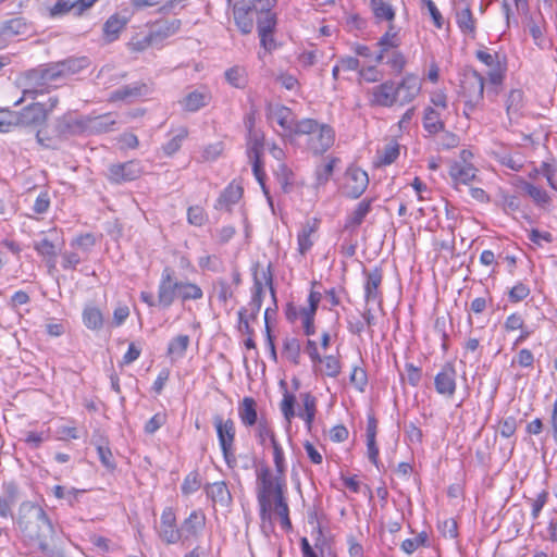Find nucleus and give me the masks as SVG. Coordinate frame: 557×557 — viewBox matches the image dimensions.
Here are the masks:
<instances>
[{
	"label": "nucleus",
	"mask_w": 557,
	"mask_h": 557,
	"mask_svg": "<svg viewBox=\"0 0 557 557\" xmlns=\"http://www.w3.org/2000/svg\"><path fill=\"white\" fill-rule=\"evenodd\" d=\"M322 124L313 119H302L300 121H295V124L292 129V134L294 135H305L309 137L315 129H318Z\"/></svg>",
	"instance_id": "3c124183"
},
{
	"label": "nucleus",
	"mask_w": 557,
	"mask_h": 557,
	"mask_svg": "<svg viewBox=\"0 0 557 557\" xmlns=\"http://www.w3.org/2000/svg\"><path fill=\"white\" fill-rule=\"evenodd\" d=\"M54 497L58 499H64L69 503V505L73 506L78 498V495L82 494L83 490H76V488H65L61 485H55L52 488Z\"/></svg>",
	"instance_id": "603ef678"
},
{
	"label": "nucleus",
	"mask_w": 557,
	"mask_h": 557,
	"mask_svg": "<svg viewBox=\"0 0 557 557\" xmlns=\"http://www.w3.org/2000/svg\"><path fill=\"white\" fill-rule=\"evenodd\" d=\"M205 492L214 505H219L222 508H228L232 505V494L224 481L207 484Z\"/></svg>",
	"instance_id": "aec40b11"
},
{
	"label": "nucleus",
	"mask_w": 557,
	"mask_h": 557,
	"mask_svg": "<svg viewBox=\"0 0 557 557\" xmlns=\"http://www.w3.org/2000/svg\"><path fill=\"white\" fill-rule=\"evenodd\" d=\"M187 219L191 225L201 226L207 220L205 210L199 206H193L188 208Z\"/></svg>",
	"instance_id": "774afa93"
},
{
	"label": "nucleus",
	"mask_w": 557,
	"mask_h": 557,
	"mask_svg": "<svg viewBox=\"0 0 557 557\" xmlns=\"http://www.w3.org/2000/svg\"><path fill=\"white\" fill-rule=\"evenodd\" d=\"M449 174L456 184H469L475 178L476 169L466 162H456L450 166Z\"/></svg>",
	"instance_id": "bb28decb"
},
{
	"label": "nucleus",
	"mask_w": 557,
	"mask_h": 557,
	"mask_svg": "<svg viewBox=\"0 0 557 557\" xmlns=\"http://www.w3.org/2000/svg\"><path fill=\"white\" fill-rule=\"evenodd\" d=\"M127 20L117 14L111 15L103 25V35L107 41L112 42L119 38L120 33L126 26Z\"/></svg>",
	"instance_id": "2f4dec72"
},
{
	"label": "nucleus",
	"mask_w": 557,
	"mask_h": 557,
	"mask_svg": "<svg viewBox=\"0 0 557 557\" xmlns=\"http://www.w3.org/2000/svg\"><path fill=\"white\" fill-rule=\"evenodd\" d=\"M62 65L59 62L41 65L47 88L52 84L63 78Z\"/></svg>",
	"instance_id": "bf43d9fd"
},
{
	"label": "nucleus",
	"mask_w": 557,
	"mask_h": 557,
	"mask_svg": "<svg viewBox=\"0 0 557 557\" xmlns=\"http://www.w3.org/2000/svg\"><path fill=\"white\" fill-rule=\"evenodd\" d=\"M256 18L258 35L274 33L276 27V15L272 12V10L257 12Z\"/></svg>",
	"instance_id": "ea45409f"
},
{
	"label": "nucleus",
	"mask_w": 557,
	"mask_h": 557,
	"mask_svg": "<svg viewBox=\"0 0 557 557\" xmlns=\"http://www.w3.org/2000/svg\"><path fill=\"white\" fill-rule=\"evenodd\" d=\"M318 230V221H307L297 235L298 251L306 255L313 246L314 235Z\"/></svg>",
	"instance_id": "393cba45"
},
{
	"label": "nucleus",
	"mask_w": 557,
	"mask_h": 557,
	"mask_svg": "<svg viewBox=\"0 0 557 557\" xmlns=\"http://www.w3.org/2000/svg\"><path fill=\"white\" fill-rule=\"evenodd\" d=\"M257 436L262 446H265L267 441H269L271 445L277 442L272 429L263 421L258 423Z\"/></svg>",
	"instance_id": "69168bd1"
},
{
	"label": "nucleus",
	"mask_w": 557,
	"mask_h": 557,
	"mask_svg": "<svg viewBox=\"0 0 557 557\" xmlns=\"http://www.w3.org/2000/svg\"><path fill=\"white\" fill-rule=\"evenodd\" d=\"M62 65L63 77L79 73L82 70L89 65V60L85 57L82 58H70L59 62Z\"/></svg>",
	"instance_id": "a19ab883"
},
{
	"label": "nucleus",
	"mask_w": 557,
	"mask_h": 557,
	"mask_svg": "<svg viewBox=\"0 0 557 557\" xmlns=\"http://www.w3.org/2000/svg\"><path fill=\"white\" fill-rule=\"evenodd\" d=\"M83 322L89 330H100L103 325V315L96 307H86L83 311Z\"/></svg>",
	"instance_id": "79ce46f5"
},
{
	"label": "nucleus",
	"mask_w": 557,
	"mask_h": 557,
	"mask_svg": "<svg viewBox=\"0 0 557 557\" xmlns=\"http://www.w3.org/2000/svg\"><path fill=\"white\" fill-rule=\"evenodd\" d=\"M369 185L368 173L359 168H350L346 172L344 193L351 199L359 198Z\"/></svg>",
	"instance_id": "f8f14e48"
},
{
	"label": "nucleus",
	"mask_w": 557,
	"mask_h": 557,
	"mask_svg": "<svg viewBox=\"0 0 557 557\" xmlns=\"http://www.w3.org/2000/svg\"><path fill=\"white\" fill-rule=\"evenodd\" d=\"M273 504L274 510L281 519L282 528L289 531L292 529V521L289 519V508L285 496H280Z\"/></svg>",
	"instance_id": "09e8293b"
},
{
	"label": "nucleus",
	"mask_w": 557,
	"mask_h": 557,
	"mask_svg": "<svg viewBox=\"0 0 557 557\" xmlns=\"http://www.w3.org/2000/svg\"><path fill=\"white\" fill-rule=\"evenodd\" d=\"M17 525L23 536L41 552L49 547L54 528L44 508L33 502H23L18 507Z\"/></svg>",
	"instance_id": "f257e3e1"
},
{
	"label": "nucleus",
	"mask_w": 557,
	"mask_h": 557,
	"mask_svg": "<svg viewBox=\"0 0 557 557\" xmlns=\"http://www.w3.org/2000/svg\"><path fill=\"white\" fill-rule=\"evenodd\" d=\"M275 177L284 191H288V187L293 184L294 174L284 163H278L274 171Z\"/></svg>",
	"instance_id": "6e6d98bb"
},
{
	"label": "nucleus",
	"mask_w": 557,
	"mask_h": 557,
	"mask_svg": "<svg viewBox=\"0 0 557 557\" xmlns=\"http://www.w3.org/2000/svg\"><path fill=\"white\" fill-rule=\"evenodd\" d=\"M143 173L138 161L132 160L124 163L111 164L108 177L112 183L122 184L138 178Z\"/></svg>",
	"instance_id": "9b49d317"
},
{
	"label": "nucleus",
	"mask_w": 557,
	"mask_h": 557,
	"mask_svg": "<svg viewBox=\"0 0 557 557\" xmlns=\"http://www.w3.org/2000/svg\"><path fill=\"white\" fill-rule=\"evenodd\" d=\"M203 297L201 287L189 281H181L180 300L182 302L188 300H199Z\"/></svg>",
	"instance_id": "37998d69"
},
{
	"label": "nucleus",
	"mask_w": 557,
	"mask_h": 557,
	"mask_svg": "<svg viewBox=\"0 0 557 557\" xmlns=\"http://www.w3.org/2000/svg\"><path fill=\"white\" fill-rule=\"evenodd\" d=\"M157 532L160 540L166 545L180 543V527H177L176 515L172 507H165L163 509Z\"/></svg>",
	"instance_id": "6e6552de"
},
{
	"label": "nucleus",
	"mask_w": 557,
	"mask_h": 557,
	"mask_svg": "<svg viewBox=\"0 0 557 557\" xmlns=\"http://www.w3.org/2000/svg\"><path fill=\"white\" fill-rule=\"evenodd\" d=\"M461 88L466 98V109L469 111L474 110L483 100L484 77L476 71H472L465 75Z\"/></svg>",
	"instance_id": "423d86ee"
},
{
	"label": "nucleus",
	"mask_w": 557,
	"mask_h": 557,
	"mask_svg": "<svg viewBox=\"0 0 557 557\" xmlns=\"http://www.w3.org/2000/svg\"><path fill=\"white\" fill-rule=\"evenodd\" d=\"M334 131L327 124H322L306 139V146L313 154L324 153L334 143Z\"/></svg>",
	"instance_id": "9d476101"
},
{
	"label": "nucleus",
	"mask_w": 557,
	"mask_h": 557,
	"mask_svg": "<svg viewBox=\"0 0 557 557\" xmlns=\"http://www.w3.org/2000/svg\"><path fill=\"white\" fill-rule=\"evenodd\" d=\"M29 28L26 20L20 16L5 21L0 25V32H2L8 40L15 36L26 35Z\"/></svg>",
	"instance_id": "cd10ccee"
},
{
	"label": "nucleus",
	"mask_w": 557,
	"mask_h": 557,
	"mask_svg": "<svg viewBox=\"0 0 557 557\" xmlns=\"http://www.w3.org/2000/svg\"><path fill=\"white\" fill-rule=\"evenodd\" d=\"M212 99L208 88L201 87L189 91L181 101V106L185 111L196 112L207 107Z\"/></svg>",
	"instance_id": "6ab92c4d"
},
{
	"label": "nucleus",
	"mask_w": 557,
	"mask_h": 557,
	"mask_svg": "<svg viewBox=\"0 0 557 557\" xmlns=\"http://www.w3.org/2000/svg\"><path fill=\"white\" fill-rule=\"evenodd\" d=\"M521 188L537 205L543 206L548 203L550 200L545 189L537 187L529 182H522Z\"/></svg>",
	"instance_id": "a18cd8bd"
},
{
	"label": "nucleus",
	"mask_w": 557,
	"mask_h": 557,
	"mask_svg": "<svg viewBox=\"0 0 557 557\" xmlns=\"http://www.w3.org/2000/svg\"><path fill=\"white\" fill-rule=\"evenodd\" d=\"M200 487L199 474L197 472L188 473L182 484V493L185 495L193 494Z\"/></svg>",
	"instance_id": "338daca9"
},
{
	"label": "nucleus",
	"mask_w": 557,
	"mask_h": 557,
	"mask_svg": "<svg viewBox=\"0 0 557 557\" xmlns=\"http://www.w3.org/2000/svg\"><path fill=\"white\" fill-rule=\"evenodd\" d=\"M456 370L453 363L447 362L435 375L434 385L440 395L453 397L456 392Z\"/></svg>",
	"instance_id": "dca6fc26"
},
{
	"label": "nucleus",
	"mask_w": 557,
	"mask_h": 557,
	"mask_svg": "<svg viewBox=\"0 0 557 557\" xmlns=\"http://www.w3.org/2000/svg\"><path fill=\"white\" fill-rule=\"evenodd\" d=\"M337 159L333 158L330 159L324 165L317 169L315 176H317V185H324L329 182L330 177L333 174L334 165L336 163Z\"/></svg>",
	"instance_id": "680f3d73"
},
{
	"label": "nucleus",
	"mask_w": 557,
	"mask_h": 557,
	"mask_svg": "<svg viewBox=\"0 0 557 557\" xmlns=\"http://www.w3.org/2000/svg\"><path fill=\"white\" fill-rule=\"evenodd\" d=\"M371 203H372L371 199H363L362 201H360L357 205L356 209L349 215L348 224L352 225V226L360 225L363 222L367 214L370 212Z\"/></svg>",
	"instance_id": "de8ad7c7"
},
{
	"label": "nucleus",
	"mask_w": 557,
	"mask_h": 557,
	"mask_svg": "<svg viewBox=\"0 0 557 557\" xmlns=\"http://www.w3.org/2000/svg\"><path fill=\"white\" fill-rule=\"evenodd\" d=\"M366 276L364 282V300L366 305L370 302H376L379 306L382 305V292L380 290V286L382 284L383 274L382 270L379 268H374L371 271L363 272Z\"/></svg>",
	"instance_id": "f3484780"
},
{
	"label": "nucleus",
	"mask_w": 557,
	"mask_h": 557,
	"mask_svg": "<svg viewBox=\"0 0 557 557\" xmlns=\"http://www.w3.org/2000/svg\"><path fill=\"white\" fill-rule=\"evenodd\" d=\"M257 12L258 11H255V8L250 3L234 4V21L243 35H248L252 32Z\"/></svg>",
	"instance_id": "a211bd4d"
},
{
	"label": "nucleus",
	"mask_w": 557,
	"mask_h": 557,
	"mask_svg": "<svg viewBox=\"0 0 557 557\" xmlns=\"http://www.w3.org/2000/svg\"><path fill=\"white\" fill-rule=\"evenodd\" d=\"M213 425L216 431L219 444L226 465L233 468L236 465V457L234 450L236 428L232 419H223L222 416L215 414L213 417Z\"/></svg>",
	"instance_id": "20e7f679"
},
{
	"label": "nucleus",
	"mask_w": 557,
	"mask_h": 557,
	"mask_svg": "<svg viewBox=\"0 0 557 557\" xmlns=\"http://www.w3.org/2000/svg\"><path fill=\"white\" fill-rule=\"evenodd\" d=\"M225 78L235 88H244L247 84V74L244 67L233 66L225 72Z\"/></svg>",
	"instance_id": "8fccbe9b"
},
{
	"label": "nucleus",
	"mask_w": 557,
	"mask_h": 557,
	"mask_svg": "<svg viewBox=\"0 0 557 557\" xmlns=\"http://www.w3.org/2000/svg\"><path fill=\"white\" fill-rule=\"evenodd\" d=\"M549 497V493L547 490H543L540 492L534 499H530L531 503V516L535 520L540 517V513L543 509V507L546 505Z\"/></svg>",
	"instance_id": "0e129e2a"
},
{
	"label": "nucleus",
	"mask_w": 557,
	"mask_h": 557,
	"mask_svg": "<svg viewBox=\"0 0 557 557\" xmlns=\"http://www.w3.org/2000/svg\"><path fill=\"white\" fill-rule=\"evenodd\" d=\"M23 97L15 101L14 106H20L25 97H32L41 94L47 89L45 76L41 66L32 69L24 73L22 77Z\"/></svg>",
	"instance_id": "1a4fd4ad"
},
{
	"label": "nucleus",
	"mask_w": 557,
	"mask_h": 557,
	"mask_svg": "<svg viewBox=\"0 0 557 557\" xmlns=\"http://www.w3.org/2000/svg\"><path fill=\"white\" fill-rule=\"evenodd\" d=\"M285 482L280 476H274L267 467L257 471L256 491L259 505V515L262 521L271 518L273 502L284 495Z\"/></svg>",
	"instance_id": "f03ea898"
},
{
	"label": "nucleus",
	"mask_w": 557,
	"mask_h": 557,
	"mask_svg": "<svg viewBox=\"0 0 557 557\" xmlns=\"http://www.w3.org/2000/svg\"><path fill=\"white\" fill-rule=\"evenodd\" d=\"M281 386L284 388V393H283V399L280 404V409L282 411L284 419L287 421V423H290L292 420L296 416L295 408H294L296 397L287 391L286 383L284 381H281Z\"/></svg>",
	"instance_id": "4c0bfd02"
},
{
	"label": "nucleus",
	"mask_w": 557,
	"mask_h": 557,
	"mask_svg": "<svg viewBox=\"0 0 557 557\" xmlns=\"http://www.w3.org/2000/svg\"><path fill=\"white\" fill-rule=\"evenodd\" d=\"M96 245V237L91 233L82 234L71 242V247L88 253Z\"/></svg>",
	"instance_id": "4d7b16f0"
},
{
	"label": "nucleus",
	"mask_w": 557,
	"mask_h": 557,
	"mask_svg": "<svg viewBox=\"0 0 557 557\" xmlns=\"http://www.w3.org/2000/svg\"><path fill=\"white\" fill-rule=\"evenodd\" d=\"M243 187L239 184H235L232 182L227 185V187L222 191L220 197L218 198L214 208L218 210H230V208L237 203L243 196Z\"/></svg>",
	"instance_id": "a878e982"
},
{
	"label": "nucleus",
	"mask_w": 557,
	"mask_h": 557,
	"mask_svg": "<svg viewBox=\"0 0 557 557\" xmlns=\"http://www.w3.org/2000/svg\"><path fill=\"white\" fill-rule=\"evenodd\" d=\"M188 131L186 127H180L172 138L165 143L162 147L164 153L166 156H173L175 152L180 150L183 141L187 138Z\"/></svg>",
	"instance_id": "c03bdc74"
},
{
	"label": "nucleus",
	"mask_w": 557,
	"mask_h": 557,
	"mask_svg": "<svg viewBox=\"0 0 557 557\" xmlns=\"http://www.w3.org/2000/svg\"><path fill=\"white\" fill-rule=\"evenodd\" d=\"M14 126L38 127L42 125L48 116L47 106L40 102H34L20 112L13 111Z\"/></svg>",
	"instance_id": "0eeeda50"
},
{
	"label": "nucleus",
	"mask_w": 557,
	"mask_h": 557,
	"mask_svg": "<svg viewBox=\"0 0 557 557\" xmlns=\"http://www.w3.org/2000/svg\"><path fill=\"white\" fill-rule=\"evenodd\" d=\"M252 164V172H253V175L256 177V180L258 181V183L260 184L261 188H262V191L263 194L265 195L267 199H268V202L271 207H273V202H272V197L270 196V193L265 186V183H264V178H265V172L263 170V164L261 162V159H257V160H249Z\"/></svg>",
	"instance_id": "864d4df0"
},
{
	"label": "nucleus",
	"mask_w": 557,
	"mask_h": 557,
	"mask_svg": "<svg viewBox=\"0 0 557 557\" xmlns=\"http://www.w3.org/2000/svg\"><path fill=\"white\" fill-rule=\"evenodd\" d=\"M380 51L375 57L376 63H382L389 50H395L400 46V38L398 32L393 24H389L388 29L377 41Z\"/></svg>",
	"instance_id": "412c9836"
},
{
	"label": "nucleus",
	"mask_w": 557,
	"mask_h": 557,
	"mask_svg": "<svg viewBox=\"0 0 557 557\" xmlns=\"http://www.w3.org/2000/svg\"><path fill=\"white\" fill-rule=\"evenodd\" d=\"M116 120L112 113H106L102 115L88 117L86 120V128L96 133H107L112 131Z\"/></svg>",
	"instance_id": "7c9ffc66"
},
{
	"label": "nucleus",
	"mask_w": 557,
	"mask_h": 557,
	"mask_svg": "<svg viewBox=\"0 0 557 557\" xmlns=\"http://www.w3.org/2000/svg\"><path fill=\"white\" fill-rule=\"evenodd\" d=\"M523 108V92L520 89H512L506 99V112L510 121L518 117Z\"/></svg>",
	"instance_id": "f704fd0d"
},
{
	"label": "nucleus",
	"mask_w": 557,
	"mask_h": 557,
	"mask_svg": "<svg viewBox=\"0 0 557 557\" xmlns=\"http://www.w3.org/2000/svg\"><path fill=\"white\" fill-rule=\"evenodd\" d=\"M396 83L393 81H386L380 85L371 88L370 103L380 107H392L397 104L396 99Z\"/></svg>",
	"instance_id": "2eb2a0df"
},
{
	"label": "nucleus",
	"mask_w": 557,
	"mask_h": 557,
	"mask_svg": "<svg viewBox=\"0 0 557 557\" xmlns=\"http://www.w3.org/2000/svg\"><path fill=\"white\" fill-rule=\"evenodd\" d=\"M301 346L300 342L295 337H287L283 343L282 355L293 364L300 362Z\"/></svg>",
	"instance_id": "e433bc0d"
},
{
	"label": "nucleus",
	"mask_w": 557,
	"mask_h": 557,
	"mask_svg": "<svg viewBox=\"0 0 557 557\" xmlns=\"http://www.w3.org/2000/svg\"><path fill=\"white\" fill-rule=\"evenodd\" d=\"M370 7L377 20L388 21L391 24L395 18V10L385 0H370Z\"/></svg>",
	"instance_id": "58836bf2"
},
{
	"label": "nucleus",
	"mask_w": 557,
	"mask_h": 557,
	"mask_svg": "<svg viewBox=\"0 0 557 557\" xmlns=\"http://www.w3.org/2000/svg\"><path fill=\"white\" fill-rule=\"evenodd\" d=\"M206 525V516L200 510H194L190 515L181 523L180 543L185 544L186 542L197 539Z\"/></svg>",
	"instance_id": "ddd939ff"
},
{
	"label": "nucleus",
	"mask_w": 557,
	"mask_h": 557,
	"mask_svg": "<svg viewBox=\"0 0 557 557\" xmlns=\"http://www.w3.org/2000/svg\"><path fill=\"white\" fill-rule=\"evenodd\" d=\"M182 26V21L178 18L166 20L157 22L150 29L157 44L162 42L164 39L178 33Z\"/></svg>",
	"instance_id": "5701e85b"
},
{
	"label": "nucleus",
	"mask_w": 557,
	"mask_h": 557,
	"mask_svg": "<svg viewBox=\"0 0 557 557\" xmlns=\"http://www.w3.org/2000/svg\"><path fill=\"white\" fill-rule=\"evenodd\" d=\"M147 94V85L144 83H134L122 86L110 94V101L134 100Z\"/></svg>",
	"instance_id": "b1692460"
},
{
	"label": "nucleus",
	"mask_w": 557,
	"mask_h": 557,
	"mask_svg": "<svg viewBox=\"0 0 557 557\" xmlns=\"http://www.w3.org/2000/svg\"><path fill=\"white\" fill-rule=\"evenodd\" d=\"M263 284L269 286L273 299H275V289L273 287V273L272 264L269 263L265 269H258L253 272V292L252 297L247 307H243L239 310H247V317L255 320L261 309L263 301Z\"/></svg>",
	"instance_id": "7ed1b4c3"
},
{
	"label": "nucleus",
	"mask_w": 557,
	"mask_h": 557,
	"mask_svg": "<svg viewBox=\"0 0 557 557\" xmlns=\"http://www.w3.org/2000/svg\"><path fill=\"white\" fill-rule=\"evenodd\" d=\"M421 90V82L418 76L407 74L404 78L396 84V99L397 104L405 106L411 102Z\"/></svg>",
	"instance_id": "4468645a"
},
{
	"label": "nucleus",
	"mask_w": 557,
	"mask_h": 557,
	"mask_svg": "<svg viewBox=\"0 0 557 557\" xmlns=\"http://www.w3.org/2000/svg\"><path fill=\"white\" fill-rule=\"evenodd\" d=\"M189 345L188 335H178L173 338L168 347L169 355L183 357Z\"/></svg>",
	"instance_id": "5fc2aeb1"
},
{
	"label": "nucleus",
	"mask_w": 557,
	"mask_h": 557,
	"mask_svg": "<svg viewBox=\"0 0 557 557\" xmlns=\"http://www.w3.org/2000/svg\"><path fill=\"white\" fill-rule=\"evenodd\" d=\"M57 129L61 135H75L86 129V121L65 115L58 120Z\"/></svg>",
	"instance_id": "c85d7f7f"
},
{
	"label": "nucleus",
	"mask_w": 557,
	"mask_h": 557,
	"mask_svg": "<svg viewBox=\"0 0 557 557\" xmlns=\"http://www.w3.org/2000/svg\"><path fill=\"white\" fill-rule=\"evenodd\" d=\"M34 249L42 257L53 258L57 256L55 244L47 237H44L40 240L35 242Z\"/></svg>",
	"instance_id": "052dcab7"
},
{
	"label": "nucleus",
	"mask_w": 557,
	"mask_h": 557,
	"mask_svg": "<svg viewBox=\"0 0 557 557\" xmlns=\"http://www.w3.org/2000/svg\"><path fill=\"white\" fill-rule=\"evenodd\" d=\"M238 413L242 422L247 425L251 426L257 423V410H256V401L251 397H245L239 405Z\"/></svg>",
	"instance_id": "72a5a7b5"
},
{
	"label": "nucleus",
	"mask_w": 557,
	"mask_h": 557,
	"mask_svg": "<svg viewBox=\"0 0 557 557\" xmlns=\"http://www.w3.org/2000/svg\"><path fill=\"white\" fill-rule=\"evenodd\" d=\"M444 122L441 119V113L434 108H426L423 116V127L430 134H437L444 131Z\"/></svg>",
	"instance_id": "473e14b6"
},
{
	"label": "nucleus",
	"mask_w": 557,
	"mask_h": 557,
	"mask_svg": "<svg viewBox=\"0 0 557 557\" xmlns=\"http://www.w3.org/2000/svg\"><path fill=\"white\" fill-rule=\"evenodd\" d=\"M350 383L360 392H363L368 384L367 372L360 367H354L350 373Z\"/></svg>",
	"instance_id": "e2e57ef3"
},
{
	"label": "nucleus",
	"mask_w": 557,
	"mask_h": 557,
	"mask_svg": "<svg viewBox=\"0 0 557 557\" xmlns=\"http://www.w3.org/2000/svg\"><path fill=\"white\" fill-rule=\"evenodd\" d=\"M156 40L152 36V34L149 32L148 34L146 35H136L134 36L129 44H128V47L131 50L133 51H144L146 50L147 48H149L150 46L152 45H156Z\"/></svg>",
	"instance_id": "13d9d810"
},
{
	"label": "nucleus",
	"mask_w": 557,
	"mask_h": 557,
	"mask_svg": "<svg viewBox=\"0 0 557 557\" xmlns=\"http://www.w3.org/2000/svg\"><path fill=\"white\" fill-rule=\"evenodd\" d=\"M300 398L304 410L299 411L297 416L305 421L307 429L310 431L317 412V399L310 393L301 394Z\"/></svg>",
	"instance_id": "c756f323"
},
{
	"label": "nucleus",
	"mask_w": 557,
	"mask_h": 557,
	"mask_svg": "<svg viewBox=\"0 0 557 557\" xmlns=\"http://www.w3.org/2000/svg\"><path fill=\"white\" fill-rule=\"evenodd\" d=\"M180 293L181 281L175 277L173 269L164 268L158 284V307L169 309L176 299H180Z\"/></svg>",
	"instance_id": "39448f33"
},
{
	"label": "nucleus",
	"mask_w": 557,
	"mask_h": 557,
	"mask_svg": "<svg viewBox=\"0 0 557 557\" xmlns=\"http://www.w3.org/2000/svg\"><path fill=\"white\" fill-rule=\"evenodd\" d=\"M268 117L271 121L276 122L284 132L292 135L295 120L289 108L281 104L271 106L269 108Z\"/></svg>",
	"instance_id": "4be33fe9"
},
{
	"label": "nucleus",
	"mask_w": 557,
	"mask_h": 557,
	"mask_svg": "<svg viewBox=\"0 0 557 557\" xmlns=\"http://www.w3.org/2000/svg\"><path fill=\"white\" fill-rule=\"evenodd\" d=\"M264 137L260 132H250L247 137V156L249 160L261 158Z\"/></svg>",
	"instance_id": "c9c22d12"
},
{
	"label": "nucleus",
	"mask_w": 557,
	"mask_h": 557,
	"mask_svg": "<svg viewBox=\"0 0 557 557\" xmlns=\"http://www.w3.org/2000/svg\"><path fill=\"white\" fill-rule=\"evenodd\" d=\"M456 21L462 33H474L475 21L469 7L457 12Z\"/></svg>",
	"instance_id": "49530a36"
}]
</instances>
